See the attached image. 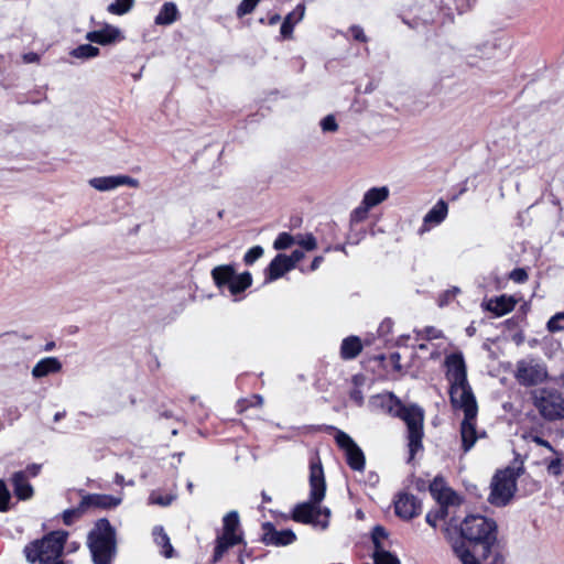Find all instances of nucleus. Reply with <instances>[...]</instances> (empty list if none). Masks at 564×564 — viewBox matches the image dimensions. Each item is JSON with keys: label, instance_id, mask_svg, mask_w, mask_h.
I'll use <instances>...</instances> for the list:
<instances>
[{"label": "nucleus", "instance_id": "c756f323", "mask_svg": "<svg viewBox=\"0 0 564 564\" xmlns=\"http://www.w3.org/2000/svg\"><path fill=\"white\" fill-rule=\"evenodd\" d=\"M252 284V275L249 271H245L242 273H235V278L230 281L227 289L230 294L237 296L243 293Z\"/></svg>", "mask_w": 564, "mask_h": 564}, {"label": "nucleus", "instance_id": "de8ad7c7", "mask_svg": "<svg viewBox=\"0 0 564 564\" xmlns=\"http://www.w3.org/2000/svg\"><path fill=\"white\" fill-rule=\"evenodd\" d=\"M11 494L6 482L0 479V511L6 512L10 509Z\"/></svg>", "mask_w": 564, "mask_h": 564}, {"label": "nucleus", "instance_id": "c9c22d12", "mask_svg": "<svg viewBox=\"0 0 564 564\" xmlns=\"http://www.w3.org/2000/svg\"><path fill=\"white\" fill-rule=\"evenodd\" d=\"M99 48L91 44H82L70 51V56L80 59H89L99 55Z\"/></svg>", "mask_w": 564, "mask_h": 564}, {"label": "nucleus", "instance_id": "423d86ee", "mask_svg": "<svg viewBox=\"0 0 564 564\" xmlns=\"http://www.w3.org/2000/svg\"><path fill=\"white\" fill-rule=\"evenodd\" d=\"M394 417L401 419L406 425V438L409 457L406 463L411 464L415 455L423 449V423L424 410L416 403L404 404L394 413Z\"/></svg>", "mask_w": 564, "mask_h": 564}, {"label": "nucleus", "instance_id": "338daca9", "mask_svg": "<svg viewBox=\"0 0 564 564\" xmlns=\"http://www.w3.org/2000/svg\"><path fill=\"white\" fill-rule=\"evenodd\" d=\"M367 381V377L364 373L354 375L351 378V382L354 384V389H360Z\"/></svg>", "mask_w": 564, "mask_h": 564}, {"label": "nucleus", "instance_id": "f257e3e1", "mask_svg": "<svg viewBox=\"0 0 564 564\" xmlns=\"http://www.w3.org/2000/svg\"><path fill=\"white\" fill-rule=\"evenodd\" d=\"M446 379L449 381V401L454 409L464 411L460 422L462 449L469 452L477 441L476 417L478 405L476 397L468 383L467 367L462 351L445 357Z\"/></svg>", "mask_w": 564, "mask_h": 564}, {"label": "nucleus", "instance_id": "6e6552de", "mask_svg": "<svg viewBox=\"0 0 564 564\" xmlns=\"http://www.w3.org/2000/svg\"><path fill=\"white\" fill-rule=\"evenodd\" d=\"M533 405L549 422L564 419V394L556 388L543 387L531 391Z\"/></svg>", "mask_w": 564, "mask_h": 564}, {"label": "nucleus", "instance_id": "9b49d317", "mask_svg": "<svg viewBox=\"0 0 564 564\" xmlns=\"http://www.w3.org/2000/svg\"><path fill=\"white\" fill-rule=\"evenodd\" d=\"M262 530L260 541L265 545L286 546L296 541V534L292 529L278 530L270 521L262 523Z\"/></svg>", "mask_w": 564, "mask_h": 564}, {"label": "nucleus", "instance_id": "8fccbe9b", "mask_svg": "<svg viewBox=\"0 0 564 564\" xmlns=\"http://www.w3.org/2000/svg\"><path fill=\"white\" fill-rule=\"evenodd\" d=\"M446 481L442 475H437L434 477V479L431 481L429 486V490L433 498H435L437 495H440L443 489L446 487Z\"/></svg>", "mask_w": 564, "mask_h": 564}, {"label": "nucleus", "instance_id": "412c9836", "mask_svg": "<svg viewBox=\"0 0 564 564\" xmlns=\"http://www.w3.org/2000/svg\"><path fill=\"white\" fill-rule=\"evenodd\" d=\"M448 213V204L444 199H440L424 216L423 227L420 232L429 229L431 226H437L444 221Z\"/></svg>", "mask_w": 564, "mask_h": 564}, {"label": "nucleus", "instance_id": "603ef678", "mask_svg": "<svg viewBox=\"0 0 564 564\" xmlns=\"http://www.w3.org/2000/svg\"><path fill=\"white\" fill-rule=\"evenodd\" d=\"M500 470L506 477H508L509 480H512L513 482H517L518 478L524 474L523 465H520L519 467L508 466L505 469Z\"/></svg>", "mask_w": 564, "mask_h": 564}, {"label": "nucleus", "instance_id": "4c0bfd02", "mask_svg": "<svg viewBox=\"0 0 564 564\" xmlns=\"http://www.w3.org/2000/svg\"><path fill=\"white\" fill-rule=\"evenodd\" d=\"M296 241L295 236L290 232L283 231L278 235L273 242L274 250L281 251L291 248Z\"/></svg>", "mask_w": 564, "mask_h": 564}, {"label": "nucleus", "instance_id": "49530a36", "mask_svg": "<svg viewBox=\"0 0 564 564\" xmlns=\"http://www.w3.org/2000/svg\"><path fill=\"white\" fill-rule=\"evenodd\" d=\"M264 253V250L261 246L251 247L243 257V262L246 265H252L257 260H259Z\"/></svg>", "mask_w": 564, "mask_h": 564}, {"label": "nucleus", "instance_id": "e433bc0d", "mask_svg": "<svg viewBox=\"0 0 564 564\" xmlns=\"http://www.w3.org/2000/svg\"><path fill=\"white\" fill-rule=\"evenodd\" d=\"M86 513H87V510L85 508L83 500L80 499L77 507L67 509L63 512V514H62L63 522L66 525H72L75 521L80 519Z\"/></svg>", "mask_w": 564, "mask_h": 564}, {"label": "nucleus", "instance_id": "ddd939ff", "mask_svg": "<svg viewBox=\"0 0 564 564\" xmlns=\"http://www.w3.org/2000/svg\"><path fill=\"white\" fill-rule=\"evenodd\" d=\"M87 513L98 510H111L122 502V497L102 495V494H85L82 496Z\"/></svg>", "mask_w": 564, "mask_h": 564}, {"label": "nucleus", "instance_id": "a878e982", "mask_svg": "<svg viewBox=\"0 0 564 564\" xmlns=\"http://www.w3.org/2000/svg\"><path fill=\"white\" fill-rule=\"evenodd\" d=\"M362 350L361 339L356 335H350L343 339L340 345V357L344 360L355 359Z\"/></svg>", "mask_w": 564, "mask_h": 564}, {"label": "nucleus", "instance_id": "6e6d98bb", "mask_svg": "<svg viewBox=\"0 0 564 564\" xmlns=\"http://www.w3.org/2000/svg\"><path fill=\"white\" fill-rule=\"evenodd\" d=\"M560 319H564V311L557 312L553 316H551V318L546 323V329L550 333H557V332H560L561 327L557 326V325L555 326V322H557Z\"/></svg>", "mask_w": 564, "mask_h": 564}, {"label": "nucleus", "instance_id": "2eb2a0df", "mask_svg": "<svg viewBox=\"0 0 564 564\" xmlns=\"http://www.w3.org/2000/svg\"><path fill=\"white\" fill-rule=\"evenodd\" d=\"M139 182L126 175L100 176L89 180V185L99 192L115 189L122 185L138 186Z\"/></svg>", "mask_w": 564, "mask_h": 564}, {"label": "nucleus", "instance_id": "79ce46f5", "mask_svg": "<svg viewBox=\"0 0 564 564\" xmlns=\"http://www.w3.org/2000/svg\"><path fill=\"white\" fill-rule=\"evenodd\" d=\"M295 238H296L295 243H297L302 248V250L313 251L317 248L316 238L311 232L305 234V235L299 234L295 236Z\"/></svg>", "mask_w": 564, "mask_h": 564}, {"label": "nucleus", "instance_id": "e2e57ef3", "mask_svg": "<svg viewBox=\"0 0 564 564\" xmlns=\"http://www.w3.org/2000/svg\"><path fill=\"white\" fill-rule=\"evenodd\" d=\"M523 322V316H520V315H514L508 319H506L503 322V325L508 328V329H514L517 328L520 323Z\"/></svg>", "mask_w": 564, "mask_h": 564}, {"label": "nucleus", "instance_id": "393cba45", "mask_svg": "<svg viewBox=\"0 0 564 564\" xmlns=\"http://www.w3.org/2000/svg\"><path fill=\"white\" fill-rule=\"evenodd\" d=\"M226 536H240L245 538L243 531L240 528L239 513L236 510L229 511L223 519V529L219 533Z\"/></svg>", "mask_w": 564, "mask_h": 564}, {"label": "nucleus", "instance_id": "dca6fc26", "mask_svg": "<svg viewBox=\"0 0 564 564\" xmlns=\"http://www.w3.org/2000/svg\"><path fill=\"white\" fill-rule=\"evenodd\" d=\"M292 270L286 260V254L278 253L264 269V282H274Z\"/></svg>", "mask_w": 564, "mask_h": 564}, {"label": "nucleus", "instance_id": "5701e85b", "mask_svg": "<svg viewBox=\"0 0 564 564\" xmlns=\"http://www.w3.org/2000/svg\"><path fill=\"white\" fill-rule=\"evenodd\" d=\"M62 369V364L56 357H46L35 364L32 376L36 379L56 373Z\"/></svg>", "mask_w": 564, "mask_h": 564}, {"label": "nucleus", "instance_id": "a19ab883", "mask_svg": "<svg viewBox=\"0 0 564 564\" xmlns=\"http://www.w3.org/2000/svg\"><path fill=\"white\" fill-rule=\"evenodd\" d=\"M133 4L134 0H115L107 10L112 14L122 15L129 12Z\"/></svg>", "mask_w": 564, "mask_h": 564}, {"label": "nucleus", "instance_id": "7c9ffc66", "mask_svg": "<svg viewBox=\"0 0 564 564\" xmlns=\"http://www.w3.org/2000/svg\"><path fill=\"white\" fill-rule=\"evenodd\" d=\"M388 197L389 189L387 186L372 187L365 193L361 202L371 209L384 202Z\"/></svg>", "mask_w": 564, "mask_h": 564}, {"label": "nucleus", "instance_id": "ea45409f", "mask_svg": "<svg viewBox=\"0 0 564 564\" xmlns=\"http://www.w3.org/2000/svg\"><path fill=\"white\" fill-rule=\"evenodd\" d=\"M372 558L375 564H401L399 557L388 550L372 552Z\"/></svg>", "mask_w": 564, "mask_h": 564}, {"label": "nucleus", "instance_id": "c03bdc74", "mask_svg": "<svg viewBox=\"0 0 564 564\" xmlns=\"http://www.w3.org/2000/svg\"><path fill=\"white\" fill-rule=\"evenodd\" d=\"M369 210L370 208L361 202L360 205L351 212L350 226L352 227L354 225L364 221L368 217Z\"/></svg>", "mask_w": 564, "mask_h": 564}, {"label": "nucleus", "instance_id": "c85d7f7f", "mask_svg": "<svg viewBox=\"0 0 564 564\" xmlns=\"http://www.w3.org/2000/svg\"><path fill=\"white\" fill-rule=\"evenodd\" d=\"M152 535L155 544L162 547L161 554L165 558H172L175 555V550L164 528L162 525L154 527Z\"/></svg>", "mask_w": 564, "mask_h": 564}, {"label": "nucleus", "instance_id": "f03ea898", "mask_svg": "<svg viewBox=\"0 0 564 564\" xmlns=\"http://www.w3.org/2000/svg\"><path fill=\"white\" fill-rule=\"evenodd\" d=\"M310 498L306 501L299 502L291 511V519L295 522L321 527L326 530L328 528L327 520L316 518V507L322 503L326 494V480L324 469L319 459L310 463Z\"/></svg>", "mask_w": 564, "mask_h": 564}, {"label": "nucleus", "instance_id": "3c124183", "mask_svg": "<svg viewBox=\"0 0 564 564\" xmlns=\"http://www.w3.org/2000/svg\"><path fill=\"white\" fill-rule=\"evenodd\" d=\"M319 126L323 132H336L338 130V123L334 115L325 116Z\"/></svg>", "mask_w": 564, "mask_h": 564}, {"label": "nucleus", "instance_id": "39448f33", "mask_svg": "<svg viewBox=\"0 0 564 564\" xmlns=\"http://www.w3.org/2000/svg\"><path fill=\"white\" fill-rule=\"evenodd\" d=\"M67 538L66 531L50 532L42 539L28 543L23 549V554L31 564H50L63 555Z\"/></svg>", "mask_w": 564, "mask_h": 564}, {"label": "nucleus", "instance_id": "6ab92c4d", "mask_svg": "<svg viewBox=\"0 0 564 564\" xmlns=\"http://www.w3.org/2000/svg\"><path fill=\"white\" fill-rule=\"evenodd\" d=\"M121 31L112 25H105V28L96 31H90L86 34V39L91 43H97L100 45H108L120 40Z\"/></svg>", "mask_w": 564, "mask_h": 564}, {"label": "nucleus", "instance_id": "864d4df0", "mask_svg": "<svg viewBox=\"0 0 564 564\" xmlns=\"http://www.w3.org/2000/svg\"><path fill=\"white\" fill-rule=\"evenodd\" d=\"M509 279L516 283H524L529 275L524 268H516L509 273Z\"/></svg>", "mask_w": 564, "mask_h": 564}, {"label": "nucleus", "instance_id": "cd10ccee", "mask_svg": "<svg viewBox=\"0 0 564 564\" xmlns=\"http://www.w3.org/2000/svg\"><path fill=\"white\" fill-rule=\"evenodd\" d=\"M497 50L496 43H482L477 46H475V54L467 53L464 58L466 61V64L470 67L478 66V63L476 61L477 57L484 59V58H491L495 56V51Z\"/></svg>", "mask_w": 564, "mask_h": 564}, {"label": "nucleus", "instance_id": "7ed1b4c3", "mask_svg": "<svg viewBox=\"0 0 564 564\" xmlns=\"http://www.w3.org/2000/svg\"><path fill=\"white\" fill-rule=\"evenodd\" d=\"M444 536L449 545L458 539L470 549H476L479 543L498 538V523L492 518L482 514H467L459 525L443 529Z\"/></svg>", "mask_w": 564, "mask_h": 564}, {"label": "nucleus", "instance_id": "4d7b16f0", "mask_svg": "<svg viewBox=\"0 0 564 564\" xmlns=\"http://www.w3.org/2000/svg\"><path fill=\"white\" fill-rule=\"evenodd\" d=\"M460 293V289L457 286H453L452 289L444 292V294L438 299V305L441 307L447 305L452 297L456 294Z\"/></svg>", "mask_w": 564, "mask_h": 564}, {"label": "nucleus", "instance_id": "bb28decb", "mask_svg": "<svg viewBox=\"0 0 564 564\" xmlns=\"http://www.w3.org/2000/svg\"><path fill=\"white\" fill-rule=\"evenodd\" d=\"M453 554L460 561L462 564H482L468 545H465L462 540L453 541L451 545Z\"/></svg>", "mask_w": 564, "mask_h": 564}, {"label": "nucleus", "instance_id": "b1692460", "mask_svg": "<svg viewBox=\"0 0 564 564\" xmlns=\"http://www.w3.org/2000/svg\"><path fill=\"white\" fill-rule=\"evenodd\" d=\"M236 268L234 263L217 265L212 270V278L218 289L227 288L235 278Z\"/></svg>", "mask_w": 564, "mask_h": 564}, {"label": "nucleus", "instance_id": "aec40b11", "mask_svg": "<svg viewBox=\"0 0 564 564\" xmlns=\"http://www.w3.org/2000/svg\"><path fill=\"white\" fill-rule=\"evenodd\" d=\"M13 492L19 500H29L34 495V489L29 481L26 471H15L11 477Z\"/></svg>", "mask_w": 564, "mask_h": 564}, {"label": "nucleus", "instance_id": "2f4dec72", "mask_svg": "<svg viewBox=\"0 0 564 564\" xmlns=\"http://www.w3.org/2000/svg\"><path fill=\"white\" fill-rule=\"evenodd\" d=\"M178 10L174 2H165L159 14L155 17V24L158 25H169L177 20Z\"/></svg>", "mask_w": 564, "mask_h": 564}, {"label": "nucleus", "instance_id": "a211bd4d", "mask_svg": "<svg viewBox=\"0 0 564 564\" xmlns=\"http://www.w3.org/2000/svg\"><path fill=\"white\" fill-rule=\"evenodd\" d=\"M246 544L245 538L217 534L210 564L218 563L234 546Z\"/></svg>", "mask_w": 564, "mask_h": 564}, {"label": "nucleus", "instance_id": "a18cd8bd", "mask_svg": "<svg viewBox=\"0 0 564 564\" xmlns=\"http://www.w3.org/2000/svg\"><path fill=\"white\" fill-rule=\"evenodd\" d=\"M447 514H448V510L446 508L440 507L436 510H431L430 512H427V514L425 517V521L431 527L436 528V522L438 520L445 519L447 517Z\"/></svg>", "mask_w": 564, "mask_h": 564}, {"label": "nucleus", "instance_id": "bf43d9fd", "mask_svg": "<svg viewBox=\"0 0 564 564\" xmlns=\"http://www.w3.org/2000/svg\"><path fill=\"white\" fill-rule=\"evenodd\" d=\"M393 322L391 318H384L378 327V334L380 337H386L392 330Z\"/></svg>", "mask_w": 564, "mask_h": 564}, {"label": "nucleus", "instance_id": "774afa93", "mask_svg": "<svg viewBox=\"0 0 564 564\" xmlns=\"http://www.w3.org/2000/svg\"><path fill=\"white\" fill-rule=\"evenodd\" d=\"M489 564H507L506 556L500 550H495L492 560Z\"/></svg>", "mask_w": 564, "mask_h": 564}, {"label": "nucleus", "instance_id": "4be33fe9", "mask_svg": "<svg viewBox=\"0 0 564 564\" xmlns=\"http://www.w3.org/2000/svg\"><path fill=\"white\" fill-rule=\"evenodd\" d=\"M402 401L398 398L393 392H388L386 394H377L371 398V404L377 408L382 409L386 413L390 414L394 417L395 411L400 409L402 405Z\"/></svg>", "mask_w": 564, "mask_h": 564}, {"label": "nucleus", "instance_id": "0e129e2a", "mask_svg": "<svg viewBox=\"0 0 564 564\" xmlns=\"http://www.w3.org/2000/svg\"><path fill=\"white\" fill-rule=\"evenodd\" d=\"M243 549L240 551L238 555V562L239 564H245V558H253V549H248L247 543L242 544Z\"/></svg>", "mask_w": 564, "mask_h": 564}, {"label": "nucleus", "instance_id": "20e7f679", "mask_svg": "<svg viewBox=\"0 0 564 564\" xmlns=\"http://www.w3.org/2000/svg\"><path fill=\"white\" fill-rule=\"evenodd\" d=\"M93 564H111L117 556V530L106 518L98 519L87 534Z\"/></svg>", "mask_w": 564, "mask_h": 564}, {"label": "nucleus", "instance_id": "0eeeda50", "mask_svg": "<svg viewBox=\"0 0 564 564\" xmlns=\"http://www.w3.org/2000/svg\"><path fill=\"white\" fill-rule=\"evenodd\" d=\"M310 431L334 433L336 445L345 453L347 465L356 471H362L366 465V457L360 446L346 432L334 425H310Z\"/></svg>", "mask_w": 564, "mask_h": 564}, {"label": "nucleus", "instance_id": "69168bd1", "mask_svg": "<svg viewBox=\"0 0 564 564\" xmlns=\"http://www.w3.org/2000/svg\"><path fill=\"white\" fill-rule=\"evenodd\" d=\"M349 398L359 406L364 404V393L360 389H352L349 392Z\"/></svg>", "mask_w": 564, "mask_h": 564}, {"label": "nucleus", "instance_id": "f3484780", "mask_svg": "<svg viewBox=\"0 0 564 564\" xmlns=\"http://www.w3.org/2000/svg\"><path fill=\"white\" fill-rule=\"evenodd\" d=\"M305 3L300 2L293 11L288 13L280 26V36L283 40H291L295 25L301 22L305 15Z\"/></svg>", "mask_w": 564, "mask_h": 564}, {"label": "nucleus", "instance_id": "1a4fd4ad", "mask_svg": "<svg viewBox=\"0 0 564 564\" xmlns=\"http://www.w3.org/2000/svg\"><path fill=\"white\" fill-rule=\"evenodd\" d=\"M517 489V482L509 480L508 477L498 469L490 482L488 502L498 508L506 507L513 499Z\"/></svg>", "mask_w": 564, "mask_h": 564}, {"label": "nucleus", "instance_id": "37998d69", "mask_svg": "<svg viewBox=\"0 0 564 564\" xmlns=\"http://www.w3.org/2000/svg\"><path fill=\"white\" fill-rule=\"evenodd\" d=\"M479 546H481V555H480V561L485 562L487 561L490 556H494V552L495 550H499V541H498V538L496 539H491V540H487V541H484L481 543L478 544Z\"/></svg>", "mask_w": 564, "mask_h": 564}, {"label": "nucleus", "instance_id": "72a5a7b5", "mask_svg": "<svg viewBox=\"0 0 564 564\" xmlns=\"http://www.w3.org/2000/svg\"><path fill=\"white\" fill-rule=\"evenodd\" d=\"M555 457L545 458L544 463L546 465V470L550 475L561 476L564 471V454L562 452L556 451Z\"/></svg>", "mask_w": 564, "mask_h": 564}, {"label": "nucleus", "instance_id": "f704fd0d", "mask_svg": "<svg viewBox=\"0 0 564 564\" xmlns=\"http://www.w3.org/2000/svg\"><path fill=\"white\" fill-rule=\"evenodd\" d=\"M388 536L389 532L383 525L377 524L372 528L370 539L373 544V552L386 550L382 540L388 539Z\"/></svg>", "mask_w": 564, "mask_h": 564}, {"label": "nucleus", "instance_id": "5fc2aeb1", "mask_svg": "<svg viewBox=\"0 0 564 564\" xmlns=\"http://www.w3.org/2000/svg\"><path fill=\"white\" fill-rule=\"evenodd\" d=\"M305 257L304 250L295 249L291 254H286V260L292 269L296 268V264Z\"/></svg>", "mask_w": 564, "mask_h": 564}, {"label": "nucleus", "instance_id": "58836bf2", "mask_svg": "<svg viewBox=\"0 0 564 564\" xmlns=\"http://www.w3.org/2000/svg\"><path fill=\"white\" fill-rule=\"evenodd\" d=\"M176 499V495H162L160 491H152L148 498L149 505H158L161 507L170 506Z\"/></svg>", "mask_w": 564, "mask_h": 564}, {"label": "nucleus", "instance_id": "4468645a", "mask_svg": "<svg viewBox=\"0 0 564 564\" xmlns=\"http://www.w3.org/2000/svg\"><path fill=\"white\" fill-rule=\"evenodd\" d=\"M517 303L518 301L514 296L501 294L489 300H484L480 306L482 311L491 313L492 316L501 317L512 312Z\"/></svg>", "mask_w": 564, "mask_h": 564}, {"label": "nucleus", "instance_id": "f8f14e48", "mask_svg": "<svg viewBox=\"0 0 564 564\" xmlns=\"http://www.w3.org/2000/svg\"><path fill=\"white\" fill-rule=\"evenodd\" d=\"M393 503L395 514L405 521L416 518L422 510L421 500L408 492H399Z\"/></svg>", "mask_w": 564, "mask_h": 564}, {"label": "nucleus", "instance_id": "13d9d810", "mask_svg": "<svg viewBox=\"0 0 564 564\" xmlns=\"http://www.w3.org/2000/svg\"><path fill=\"white\" fill-rule=\"evenodd\" d=\"M423 333H424L425 338L427 340L438 339V338H443L444 337L443 332L441 329L435 328L434 326H426L423 329Z\"/></svg>", "mask_w": 564, "mask_h": 564}, {"label": "nucleus", "instance_id": "09e8293b", "mask_svg": "<svg viewBox=\"0 0 564 564\" xmlns=\"http://www.w3.org/2000/svg\"><path fill=\"white\" fill-rule=\"evenodd\" d=\"M261 0H242L237 7L236 14L238 18H242L250 14Z\"/></svg>", "mask_w": 564, "mask_h": 564}, {"label": "nucleus", "instance_id": "473e14b6", "mask_svg": "<svg viewBox=\"0 0 564 564\" xmlns=\"http://www.w3.org/2000/svg\"><path fill=\"white\" fill-rule=\"evenodd\" d=\"M434 499L440 507L446 508L447 510L449 506H456L462 502L459 495L448 486H446Z\"/></svg>", "mask_w": 564, "mask_h": 564}, {"label": "nucleus", "instance_id": "680f3d73", "mask_svg": "<svg viewBox=\"0 0 564 564\" xmlns=\"http://www.w3.org/2000/svg\"><path fill=\"white\" fill-rule=\"evenodd\" d=\"M350 33L355 41L358 42H367V36L365 35V32L361 26L359 25H352L350 28Z\"/></svg>", "mask_w": 564, "mask_h": 564}, {"label": "nucleus", "instance_id": "9d476101", "mask_svg": "<svg viewBox=\"0 0 564 564\" xmlns=\"http://www.w3.org/2000/svg\"><path fill=\"white\" fill-rule=\"evenodd\" d=\"M517 381L523 387H533L543 382L547 377L546 368L541 364H528L525 360L517 362L514 373Z\"/></svg>", "mask_w": 564, "mask_h": 564}, {"label": "nucleus", "instance_id": "052dcab7", "mask_svg": "<svg viewBox=\"0 0 564 564\" xmlns=\"http://www.w3.org/2000/svg\"><path fill=\"white\" fill-rule=\"evenodd\" d=\"M403 22L406 23L412 29H417L420 25H426L427 23L433 22V19L415 17V18H413L412 21H408V20L403 19Z\"/></svg>", "mask_w": 564, "mask_h": 564}]
</instances>
